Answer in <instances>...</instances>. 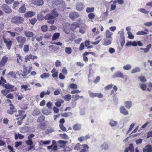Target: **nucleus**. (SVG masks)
I'll return each mask as SVG.
<instances>
[{
  "label": "nucleus",
  "instance_id": "4468645a",
  "mask_svg": "<svg viewBox=\"0 0 152 152\" xmlns=\"http://www.w3.org/2000/svg\"><path fill=\"white\" fill-rule=\"evenodd\" d=\"M84 7V5L82 3H78L76 5V9L77 10L79 11H82Z\"/></svg>",
  "mask_w": 152,
  "mask_h": 152
},
{
  "label": "nucleus",
  "instance_id": "aec40b11",
  "mask_svg": "<svg viewBox=\"0 0 152 152\" xmlns=\"http://www.w3.org/2000/svg\"><path fill=\"white\" fill-rule=\"evenodd\" d=\"M24 34L27 37H31L34 35L32 32L30 31H26L24 32Z\"/></svg>",
  "mask_w": 152,
  "mask_h": 152
},
{
  "label": "nucleus",
  "instance_id": "e2e57ef3",
  "mask_svg": "<svg viewBox=\"0 0 152 152\" xmlns=\"http://www.w3.org/2000/svg\"><path fill=\"white\" fill-rule=\"evenodd\" d=\"M55 65L56 67H59L61 66V63L60 61L57 60L55 62Z\"/></svg>",
  "mask_w": 152,
  "mask_h": 152
},
{
  "label": "nucleus",
  "instance_id": "9b49d317",
  "mask_svg": "<svg viewBox=\"0 0 152 152\" xmlns=\"http://www.w3.org/2000/svg\"><path fill=\"white\" fill-rule=\"evenodd\" d=\"M33 3L38 6L42 5L44 4L43 0H32Z\"/></svg>",
  "mask_w": 152,
  "mask_h": 152
},
{
  "label": "nucleus",
  "instance_id": "0e129e2a",
  "mask_svg": "<svg viewBox=\"0 0 152 152\" xmlns=\"http://www.w3.org/2000/svg\"><path fill=\"white\" fill-rule=\"evenodd\" d=\"M113 86H114L113 85L111 84L106 86L104 87V90H107L108 89H110L112 88Z\"/></svg>",
  "mask_w": 152,
  "mask_h": 152
},
{
  "label": "nucleus",
  "instance_id": "f8f14e48",
  "mask_svg": "<svg viewBox=\"0 0 152 152\" xmlns=\"http://www.w3.org/2000/svg\"><path fill=\"white\" fill-rule=\"evenodd\" d=\"M143 152H152V146L151 145H146L143 149Z\"/></svg>",
  "mask_w": 152,
  "mask_h": 152
},
{
  "label": "nucleus",
  "instance_id": "6e6552de",
  "mask_svg": "<svg viewBox=\"0 0 152 152\" xmlns=\"http://www.w3.org/2000/svg\"><path fill=\"white\" fill-rule=\"evenodd\" d=\"M113 78L116 77H121L122 78H124V75L120 71H118L116 72L112 76Z\"/></svg>",
  "mask_w": 152,
  "mask_h": 152
},
{
  "label": "nucleus",
  "instance_id": "a211bd4d",
  "mask_svg": "<svg viewBox=\"0 0 152 152\" xmlns=\"http://www.w3.org/2000/svg\"><path fill=\"white\" fill-rule=\"evenodd\" d=\"M118 124L117 121H115L113 119H110L109 121V125L112 127L116 126Z\"/></svg>",
  "mask_w": 152,
  "mask_h": 152
},
{
  "label": "nucleus",
  "instance_id": "6e6d98bb",
  "mask_svg": "<svg viewBox=\"0 0 152 152\" xmlns=\"http://www.w3.org/2000/svg\"><path fill=\"white\" fill-rule=\"evenodd\" d=\"M23 30V27H17L14 29V31L16 32H20Z\"/></svg>",
  "mask_w": 152,
  "mask_h": 152
},
{
  "label": "nucleus",
  "instance_id": "de8ad7c7",
  "mask_svg": "<svg viewBox=\"0 0 152 152\" xmlns=\"http://www.w3.org/2000/svg\"><path fill=\"white\" fill-rule=\"evenodd\" d=\"M147 34L148 33L144 31H139L136 34L137 35H144Z\"/></svg>",
  "mask_w": 152,
  "mask_h": 152
},
{
  "label": "nucleus",
  "instance_id": "6ab92c4d",
  "mask_svg": "<svg viewBox=\"0 0 152 152\" xmlns=\"http://www.w3.org/2000/svg\"><path fill=\"white\" fill-rule=\"evenodd\" d=\"M26 11V8L25 4L20 7L19 9L18 12L20 13H24Z\"/></svg>",
  "mask_w": 152,
  "mask_h": 152
},
{
  "label": "nucleus",
  "instance_id": "cd10ccee",
  "mask_svg": "<svg viewBox=\"0 0 152 152\" xmlns=\"http://www.w3.org/2000/svg\"><path fill=\"white\" fill-rule=\"evenodd\" d=\"M89 147L86 144H83V147L81 149L80 152H86L87 151L86 149H88Z\"/></svg>",
  "mask_w": 152,
  "mask_h": 152
},
{
  "label": "nucleus",
  "instance_id": "72a5a7b5",
  "mask_svg": "<svg viewBox=\"0 0 152 152\" xmlns=\"http://www.w3.org/2000/svg\"><path fill=\"white\" fill-rule=\"evenodd\" d=\"M50 76V74L47 73H44L40 75V77L42 79L47 78Z\"/></svg>",
  "mask_w": 152,
  "mask_h": 152
},
{
  "label": "nucleus",
  "instance_id": "9d476101",
  "mask_svg": "<svg viewBox=\"0 0 152 152\" xmlns=\"http://www.w3.org/2000/svg\"><path fill=\"white\" fill-rule=\"evenodd\" d=\"M10 110H7L8 114L12 115L15 113L16 112L17 110L15 108L13 105H10Z\"/></svg>",
  "mask_w": 152,
  "mask_h": 152
},
{
  "label": "nucleus",
  "instance_id": "39448f33",
  "mask_svg": "<svg viewBox=\"0 0 152 152\" xmlns=\"http://www.w3.org/2000/svg\"><path fill=\"white\" fill-rule=\"evenodd\" d=\"M2 37L4 42L6 44L8 50H10L11 47L12 45V41L10 39L5 38L4 35Z\"/></svg>",
  "mask_w": 152,
  "mask_h": 152
},
{
  "label": "nucleus",
  "instance_id": "b1692460",
  "mask_svg": "<svg viewBox=\"0 0 152 152\" xmlns=\"http://www.w3.org/2000/svg\"><path fill=\"white\" fill-rule=\"evenodd\" d=\"M40 113V110L38 109H36L34 110L32 113V115L33 116H38Z\"/></svg>",
  "mask_w": 152,
  "mask_h": 152
},
{
  "label": "nucleus",
  "instance_id": "f03ea898",
  "mask_svg": "<svg viewBox=\"0 0 152 152\" xmlns=\"http://www.w3.org/2000/svg\"><path fill=\"white\" fill-rule=\"evenodd\" d=\"M24 21L23 17L18 16H16L12 18V22L15 24H20Z\"/></svg>",
  "mask_w": 152,
  "mask_h": 152
},
{
  "label": "nucleus",
  "instance_id": "37998d69",
  "mask_svg": "<svg viewBox=\"0 0 152 152\" xmlns=\"http://www.w3.org/2000/svg\"><path fill=\"white\" fill-rule=\"evenodd\" d=\"M4 87L7 89H12L14 87V86L10 85L9 83H7L4 85Z\"/></svg>",
  "mask_w": 152,
  "mask_h": 152
},
{
  "label": "nucleus",
  "instance_id": "ddd939ff",
  "mask_svg": "<svg viewBox=\"0 0 152 152\" xmlns=\"http://www.w3.org/2000/svg\"><path fill=\"white\" fill-rule=\"evenodd\" d=\"M120 112L121 113L124 115H127L129 113L127 110L123 106H121L120 109Z\"/></svg>",
  "mask_w": 152,
  "mask_h": 152
},
{
  "label": "nucleus",
  "instance_id": "4d7b16f0",
  "mask_svg": "<svg viewBox=\"0 0 152 152\" xmlns=\"http://www.w3.org/2000/svg\"><path fill=\"white\" fill-rule=\"evenodd\" d=\"M125 39L124 37H122L121 39V45L122 47H123L125 43Z\"/></svg>",
  "mask_w": 152,
  "mask_h": 152
},
{
  "label": "nucleus",
  "instance_id": "20e7f679",
  "mask_svg": "<svg viewBox=\"0 0 152 152\" xmlns=\"http://www.w3.org/2000/svg\"><path fill=\"white\" fill-rule=\"evenodd\" d=\"M58 14L55 9H53L50 14L46 15L45 17V19H54L58 16Z\"/></svg>",
  "mask_w": 152,
  "mask_h": 152
},
{
  "label": "nucleus",
  "instance_id": "0eeeda50",
  "mask_svg": "<svg viewBox=\"0 0 152 152\" xmlns=\"http://www.w3.org/2000/svg\"><path fill=\"white\" fill-rule=\"evenodd\" d=\"M52 105H47L48 107V110L46 108H44L42 109V112L43 114L46 115H50L51 113V106Z\"/></svg>",
  "mask_w": 152,
  "mask_h": 152
},
{
  "label": "nucleus",
  "instance_id": "603ef678",
  "mask_svg": "<svg viewBox=\"0 0 152 152\" xmlns=\"http://www.w3.org/2000/svg\"><path fill=\"white\" fill-rule=\"evenodd\" d=\"M139 78L142 83H143L146 81V79L144 76H140L139 77Z\"/></svg>",
  "mask_w": 152,
  "mask_h": 152
},
{
  "label": "nucleus",
  "instance_id": "bf43d9fd",
  "mask_svg": "<svg viewBox=\"0 0 152 152\" xmlns=\"http://www.w3.org/2000/svg\"><path fill=\"white\" fill-rule=\"evenodd\" d=\"M88 92L90 96L91 97L94 98L95 97V93H93L90 91H88Z\"/></svg>",
  "mask_w": 152,
  "mask_h": 152
},
{
  "label": "nucleus",
  "instance_id": "052dcab7",
  "mask_svg": "<svg viewBox=\"0 0 152 152\" xmlns=\"http://www.w3.org/2000/svg\"><path fill=\"white\" fill-rule=\"evenodd\" d=\"M127 34L128 35V37L130 39H133L134 38V35L132 34L131 31H128Z\"/></svg>",
  "mask_w": 152,
  "mask_h": 152
},
{
  "label": "nucleus",
  "instance_id": "69168bd1",
  "mask_svg": "<svg viewBox=\"0 0 152 152\" xmlns=\"http://www.w3.org/2000/svg\"><path fill=\"white\" fill-rule=\"evenodd\" d=\"M26 144L29 145H31L33 144V142L32 140H28L26 141Z\"/></svg>",
  "mask_w": 152,
  "mask_h": 152
},
{
  "label": "nucleus",
  "instance_id": "bb28decb",
  "mask_svg": "<svg viewBox=\"0 0 152 152\" xmlns=\"http://www.w3.org/2000/svg\"><path fill=\"white\" fill-rule=\"evenodd\" d=\"M141 71V69L140 68L138 67H136L135 68L132 69L131 71V73L133 74L137 72H139Z\"/></svg>",
  "mask_w": 152,
  "mask_h": 152
},
{
  "label": "nucleus",
  "instance_id": "ea45409f",
  "mask_svg": "<svg viewBox=\"0 0 152 152\" xmlns=\"http://www.w3.org/2000/svg\"><path fill=\"white\" fill-rule=\"evenodd\" d=\"M151 44H150L146 46V48L144 49V52L145 53H147L149 51V49L151 47Z\"/></svg>",
  "mask_w": 152,
  "mask_h": 152
},
{
  "label": "nucleus",
  "instance_id": "58836bf2",
  "mask_svg": "<svg viewBox=\"0 0 152 152\" xmlns=\"http://www.w3.org/2000/svg\"><path fill=\"white\" fill-rule=\"evenodd\" d=\"M19 2L18 1H15L13 3L12 8L13 9H16V8L17 7L19 4Z\"/></svg>",
  "mask_w": 152,
  "mask_h": 152
},
{
  "label": "nucleus",
  "instance_id": "393cba45",
  "mask_svg": "<svg viewBox=\"0 0 152 152\" xmlns=\"http://www.w3.org/2000/svg\"><path fill=\"white\" fill-rule=\"evenodd\" d=\"M83 147V145H81L80 143H77L74 147V149L77 150H80Z\"/></svg>",
  "mask_w": 152,
  "mask_h": 152
},
{
  "label": "nucleus",
  "instance_id": "412c9836",
  "mask_svg": "<svg viewBox=\"0 0 152 152\" xmlns=\"http://www.w3.org/2000/svg\"><path fill=\"white\" fill-rule=\"evenodd\" d=\"M28 129L27 126H24L20 129V131L21 133H24L28 131Z\"/></svg>",
  "mask_w": 152,
  "mask_h": 152
},
{
  "label": "nucleus",
  "instance_id": "774afa93",
  "mask_svg": "<svg viewBox=\"0 0 152 152\" xmlns=\"http://www.w3.org/2000/svg\"><path fill=\"white\" fill-rule=\"evenodd\" d=\"M37 21V20L35 18H33L31 20H30V23L32 25H34Z\"/></svg>",
  "mask_w": 152,
  "mask_h": 152
},
{
  "label": "nucleus",
  "instance_id": "5701e85b",
  "mask_svg": "<svg viewBox=\"0 0 152 152\" xmlns=\"http://www.w3.org/2000/svg\"><path fill=\"white\" fill-rule=\"evenodd\" d=\"M24 136L19 133L18 134L16 133L15 134V140H17L18 138L20 139H22L24 138Z\"/></svg>",
  "mask_w": 152,
  "mask_h": 152
},
{
  "label": "nucleus",
  "instance_id": "7c9ffc66",
  "mask_svg": "<svg viewBox=\"0 0 152 152\" xmlns=\"http://www.w3.org/2000/svg\"><path fill=\"white\" fill-rule=\"evenodd\" d=\"M32 55L30 54L26 56L25 58V61L27 62L28 61H30V59H32Z\"/></svg>",
  "mask_w": 152,
  "mask_h": 152
},
{
  "label": "nucleus",
  "instance_id": "c85d7f7f",
  "mask_svg": "<svg viewBox=\"0 0 152 152\" xmlns=\"http://www.w3.org/2000/svg\"><path fill=\"white\" fill-rule=\"evenodd\" d=\"M111 44V42L110 40L104 39L103 45L105 46H107Z\"/></svg>",
  "mask_w": 152,
  "mask_h": 152
},
{
  "label": "nucleus",
  "instance_id": "864d4df0",
  "mask_svg": "<svg viewBox=\"0 0 152 152\" xmlns=\"http://www.w3.org/2000/svg\"><path fill=\"white\" fill-rule=\"evenodd\" d=\"M69 87L70 88L73 89H76L77 88V85L75 84L72 83L69 86Z\"/></svg>",
  "mask_w": 152,
  "mask_h": 152
},
{
  "label": "nucleus",
  "instance_id": "dca6fc26",
  "mask_svg": "<svg viewBox=\"0 0 152 152\" xmlns=\"http://www.w3.org/2000/svg\"><path fill=\"white\" fill-rule=\"evenodd\" d=\"M35 15V13L34 12L29 11L24 14V16L26 18L31 17Z\"/></svg>",
  "mask_w": 152,
  "mask_h": 152
},
{
  "label": "nucleus",
  "instance_id": "4be33fe9",
  "mask_svg": "<svg viewBox=\"0 0 152 152\" xmlns=\"http://www.w3.org/2000/svg\"><path fill=\"white\" fill-rule=\"evenodd\" d=\"M67 142V141H64L60 140L58 141V143L59 144H61L60 145V147L61 148H64L65 147L66 144Z\"/></svg>",
  "mask_w": 152,
  "mask_h": 152
},
{
  "label": "nucleus",
  "instance_id": "473e14b6",
  "mask_svg": "<svg viewBox=\"0 0 152 152\" xmlns=\"http://www.w3.org/2000/svg\"><path fill=\"white\" fill-rule=\"evenodd\" d=\"M65 52L66 54L69 55L72 52V50L70 47H66L65 48Z\"/></svg>",
  "mask_w": 152,
  "mask_h": 152
},
{
  "label": "nucleus",
  "instance_id": "09e8293b",
  "mask_svg": "<svg viewBox=\"0 0 152 152\" xmlns=\"http://www.w3.org/2000/svg\"><path fill=\"white\" fill-rule=\"evenodd\" d=\"M72 26L74 27L75 28H79L80 27V24L77 22H75L72 24Z\"/></svg>",
  "mask_w": 152,
  "mask_h": 152
},
{
  "label": "nucleus",
  "instance_id": "49530a36",
  "mask_svg": "<svg viewBox=\"0 0 152 152\" xmlns=\"http://www.w3.org/2000/svg\"><path fill=\"white\" fill-rule=\"evenodd\" d=\"M54 130L53 128H50L47 129L45 131V133L46 134H48L54 132Z\"/></svg>",
  "mask_w": 152,
  "mask_h": 152
},
{
  "label": "nucleus",
  "instance_id": "e433bc0d",
  "mask_svg": "<svg viewBox=\"0 0 152 152\" xmlns=\"http://www.w3.org/2000/svg\"><path fill=\"white\" fill-rule=\"evenodd\" d=\"M94 10V7L90 8L87 7L86 10V12L88 13L92 12H93Z\"/></svg>",
  "mask_w": 152,
  "mask_h": 152
},
{
  "label": "nucleus",
  "instance_id": "a18cd8bd",
  "mask_svg": "<svg viewBox=\"0 0 152 152\" xmlns=\"http://www.w3.org/2000/svg\"><path fill=\"white\" fill-rule=\"evenodd\" d=\"M138 10L140 12L144 13L146 14H148L149 12V11H148L146 10L145 9L143 8L139 9Z\"/></svg>",
  "mask_w": 152,
  "mask_h": 152
},
{
  "label": "nucleus",
  "instance_id": "7ed1b4c3",
  "mask_svg": "<svg viewBox=\"0 0 152 152\" xmlns=\"http://www.w3.org/2000/svg\"><path fill=\"white\" fill-rule=\"evenodd\" d=\"M16 39L19 44V46L21 49L26 41V38L24 37L21 36L17 37Z\"/></svg>",
  "mask_w": 152,
  "mask_h": 152
},
{
  "label": "nucleus",
  "instance_id": "680f3d73",
  "mask_svg": "<svg viewBox=\"0 0 152 152\" xmlns=\"http://www.w3.org/2000/svg\"><path fill=\"white\" fill-rule=\"evenodd\" d=\"M21 87L22 88L24 89L25 91L27 90H31V88H28V86L26 85H22Z\"/></svg>",
  "mask_w": 152,
  "mask_h": 152
},
{
  "label": "nucleus",
  "instance_id": "f257e3e1",
  "mask_svg": "<svg viewBox=\"0 0 152 152\" xmlns=\"http://www.w3.org/2000/svg\"><path fill=\"white\" fill-rule=\"evenodd\" d=\"M48 3L49 6L53 7H62L65 4L64 1L62 0H48Z\"/></svg>",
  "mask_w": 152,
  "mask_h": 152
},
{
  "label": "nucleus",
  "instance_id": "1a4fd4ad",
  "mask_svg": "<svg viewBox=\"0 0 152 152\" xmlns=\"http://www.w3.org/2000/svg\"><path fill=\"white\" fill-rule=\"evenodd\" d=\"M69 16L71 19H74L78 18L79 17V15L76 12H72L69 13Z\"/></svg>",
  "mask_w": 152,
  "mask_h": 152
},
{
  "label": "nucleus",
  "instance_id": "c9c22d12",
  "mask_svg": "<svg viewBox=\"0 0 152 152\" xmlns=\"http://www.w3.org/2000/svg\"><path fill=\"white\" fill-rule=\"evenodd\" d=\"M63 97L65 100L69 101L71 99V95L68 94L64 96Z\"/></svg>",
  "mask_w": 152,
  "mask_h": 152
},
{
  "label": "nucleus",
  "instance_id": "338daca9",
  "mask_svg": "<svg viewBox=\"0 0 152 152\" xmlns=\"http://www.w3.org/2000/svg\"><path fill=\"white\" fill-rule=\"evenodd\" d=\"M53 19H45L46 20H48L47 21V22L50 24H53L54 23V20H53Z\"/></svg>",
  "mask_w": 152,
  "mask_h": 152
},
{
  "label": "nucleus",
  "instance_id": "f3484780",
  "mask_svg": "<svg viewBox=\"0 0 152 152\" xmlns=\"http://www.w3.org/2000/svg\"><path fill=\"white\" fill-rule=\"evenodd\" d=\"M72 128L75 131L79 130L81 128V124H75L73 126Z\"/></svg>",
  "mask_w": 152,
  "mask_h": 152
},
{
  "label": "nucleus",
  "instance_id": "3c124183",
  "mask_svg": "<svg viewBox=\"0 0 152 152\" xmlns=\"http://www.w3.org/2000/svg\"><path fill=\"white\" fill-rule=\"evenodd\" d=\"M88 17L90 19L92 20L94 18L95 15L93 13H90L88 14Z\"/></svg>",
  "mask_w": 152,
  "mask_h": 152
},
{
  "label": "nucleus",
  "instance_id": "5fc2aeb1",
  "mask_svg": "<svg viewBox=\"0 0 152 152\" xmlns=\"http://www.w3.org/2000/svg\"><path fill=\"white\" fill-rule=\"evenodd\" d=\"M9 92V91L7 89L2 90L1 91V93L4 95H7Z\"/></svg>",
  "mask_w": 152,
  "mask_h": 152
},
{
  "label": "nucleus",
  "instance_id": "f704fd0d",
  "mask_svg": "<svg viewBox=\"0 0 152 152\" xmlns=\"http://www.w3.org/2000/svg\"><path fill=\"white\" fill-rule=\"evenodd\" d=\"M45 119V117L43 115H41L37 119V121L38 122H41L43 121Z\"/></svg>",
  "mask_w": 152,
  "mask_h": 152
},
{
  "label": "nucleus",
  "instance_id": "2f4dec72",
  "mask_svg": "<svg viewBox=\"0 0 152 152\" xmlns=\"http://www.w3.org/2000/svg\"><path fill=\"white\" fill-rule=\"evenodd\" d=\"M108 144L106 142L103 143L102 145V148L104 150H108Z\"/></svg>",
  "mask_w": 152,
  "mask_h": 152
},
{
  "label": "nucleus",
  "instance_id": "79ce46f5",
  "mask_svg": "<svg viewBox=\"0 0 152 152\" xmlns=\"http://www.w3.org/2000/svg\"><path fill=\"white\" fill-rule=\"evenodd\" d=\"M128 149L129 151L131 152H133L134 151V148L133 144L131 143L129 145L128 147Z\"/></svg>",
  "mask_w": 152,
  "mask_h": 152
},
{
  "label": "nucleus",
  "instance_id": "8fccbe9b",
  "mask_svg": "<svg viewBox=\"0 0 152 152\" xmlns=\"http://www.w3.org/2000/svg\"><path fill=\"white\" fill-rule=\"evenodd\" d=\"M29 50V45H25L24 46L23 50L25 52H28Z\"/></svg>",
  "mask_w": 152,
  "mask_h": 152
},
{
  "label": "nucleus",
  "instance_id": "423d86ee",
  "mask_svg": "<svg viewBox=\"0 0 152 152\" xmlns=\"http://www.w3.org/2000/svg\"><path fill=\"white\" fill-rule=\"evenodd\" d=\"M1 9L6 13L9 14L12 12L11 9L6 4L2 5Z\"/></svg>",
  "mask_w": 152,
  "mask_h": 152
},
{
  "label": "nucleus",
  "instance_id": "13d9d810",
  "mask_svg": "<svg viewBox=\"0 0 152 152\" xmlns=\"http://www.w3.org/2000/svg\"><path fill=\"white\" fill-rule=\"evenodd\" d=\"M59 127L63 131H66V127L64 126L63 124H59Z\"/></svg>",
  "mask_w": 152,
  "mask_h": 152
},
{
  "label": "nucleus",
  "instance_id": "4c0bfd02",
  "mask_svg": "<svg viewBox=\"0 0 152 152\" xmlns=\"http://www.w3.org/2000/svg\"><path fill=\"white\" fill-rule=\"evenodd\" d=\"M112 34L113 33L110 32L109 30H107L106 31V36L108 38H111V36Z\"/></svg>",
  "mask_w": 152,
  "mask_h": 152
},
{
  "label": "nucleus",
  "instance_id": "a878e982",
  "mask_svg": "<svg viewBox=\"0 0 152 152\" xmlns=\"http://www.w3.org/2000/svg\"><path fill=\"white\" fill-rule=\"evenodd\" d=\"M60 34L59 33H55L52 36V39L54 40L57 39L60 36Z\"/></svg>",
  "mask_w": 152,
  "mask_h": 152
},
{
  "label": "nucleus",
  "instance_id": "a19ab883",
  "mask_svg": "<svg viewBox=\"0 0 152 152\" xmlns=\"http://www.w3.org/2000/svg\"><path fill=\"white\" fill-rule=\"evenodd\" d=\"M60 137L62 139L65 140H69V137H68V135L66 134H60Z\"/></svg>",
  "mask_w": 152,
  "mask_h": 152
},
{
  "label": "nucleus",
  "instance_id": "c03bdc74",
  "mask_svg": "<svg viewBox=\"0 0 152 152\" xmlns=\"http://www.w3.org/2000/svg\"><path fill=\"white\" fill-rule=\"evenodd\" d=\"M41 29L42 31L45 32L48 30V27L46 25L42 26L41 27Z\"/></svg>",
  "mask_w": 152,
  "mask_h": 152
},
{
  "label": "nucleus",
  "instance_id": "2eb2a0df",
  "mask_svg": "<svg viewBox=\"0 0 152 152\" xmlns=\"http://www.w3.org/2000/svg\"><path fill=\"white\" fill-rule=\"evenodd\" d=\"M8 58L5 56H4L2 58L1 60L0 61V66H4L5 63L7 62Z\"/></svg>",
  "mask_w": 152,
  "mask_h": 152
},
{
  "label": "nucleus",
  "instance_id": "c756f323",
  "mask_svg": "<svg viewBox=\"0 0 152 152\" xmlns=\"http://www.w3.org/2000/svg\"><path fill=\"white\" fill-rule=\"evenodd\" d=\"M132 68V66L129 64L125 65L123 66V69L124 70H129Z\"/></svg>",
  "mask_w": 152,
  "mask_h": 152
}]
</instances>
